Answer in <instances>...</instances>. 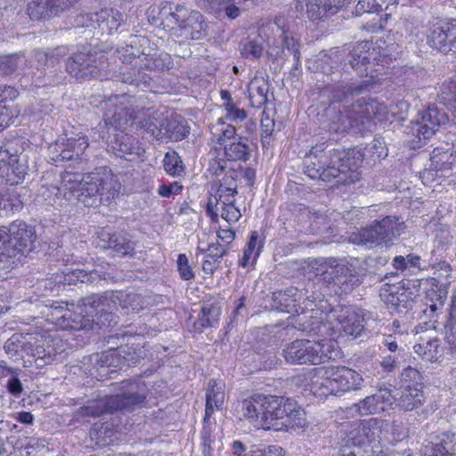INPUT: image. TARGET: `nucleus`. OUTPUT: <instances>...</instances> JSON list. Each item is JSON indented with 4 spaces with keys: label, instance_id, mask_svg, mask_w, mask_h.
Listing matches in <instances>:
<instances>
[{
    "label": "nucleus",
    "instance_id": "nucleus-43",
    "mask_svg": "<svg viewBox=\"0 0 456 456\" xmlns=\"http://www.w3.org/2000/svg\"><path fill=\"white\" fill-rule=\"evenodd\" d=\"M224 153L226 157L232 160L247 161L250 157L249 146L241 141L233 142L224 146Z\"/></svg>",
    "mask_w": 456,
    "mask_h": 456
},
{
    "label": "nucleus",
    "instance_id": "nucleus-1",
    "mask_svg": "<svg viewBox=\"0 0 456 456\" xmlns=\"http://www.w3.org/2000/svg\"><path fill=\"white\" fill-rule=\"evenodd\" d=\"M369 90L370 84L367 81H342L330 87L331 102L325 110L330 133H361L368 128L374 118H385L387 112V106L376 98L364 96L350 105L341 103Z\"/></svg>",
    "mask_w": 456,
    "mask_h": 456
},
{
    "label": "nucleus",
    "instance_id": "nucleus-64",
    "mask_svg": "<svg viewBox=\"0 0 456 456\" xmlns=\"http://www.w3.org/2000/svg\"><path fill=\"white\" fill-rule=\"evenodd\" d=\"M224 108L227 111L226 118L233 121H242L247 118V112L243 109H239L232 102H225Z\"/></svg>",
    "mask_w": 456,
    "mask_h": 456
},
{
    "label": "nucleus",
    "instance_id": "nucleus-18",
    "mask_svg": "<svg viewBox=\"0 0 456 456\" xmlns=\"http://www.w3.org/2000/svg\"><path fill=\"white\" fill-rule=\"evenodd\" d=\"M302 293L297 288H289L286 290L275 291L273 293L269 309L270 311H277L281 313H299L304 314L303 308L297 304L301 299Z\"/></svg>",
    "mask_w": 456,
    "mask_h": 456
},
{
    "label": "nucleus",
    "instance_id": "nucleus-3",
    "mask_svg": "<svg viewBox=\"0 0 456 456\" xmlns=\"http://www.w3.org/2000/svg\"><path fill=\"white\" fill-rule=\"evenodd\" d=\"M121 184L118 178L106 168L84 175L66 172L61 176V184L56 191L57 197L66 201L77 200L85 207L99 206L109 202L118 195Z\"/></svg>",
    "mask_w": 456,
    "mask_h": 456
},
{
    "label": "nucleus",
    "instance_id": "nucleus-41",
    "mask_svg": "<svg viewBox=\"0 0 456 456\" xmlns=\"http://www.w3.org/2000/svg\"><path fill=\"white\" fill-rule=\"evenodd\" d=\"M456 159V156L450 151H443L441 149H434L431 153V166L440 171H446L452 168Z\"/></svg>",
    "mask_w": 456,
    "mask_h": 456
},
{
    "label": "nucleus",
    "instance_id": "nucleus-22",
    "mask_svg": "<svg viewBox=\"0 0 456 456\" xmlns=\"http://www.w3.org/2000/svg\"><path fill=\"white\" fill-rule=\"evenodd\" d=\"M456 435L444 432L429 441L423 449V456H453L455 452Z\"/></svg>",
    "mask_w": 456,
    "mask_h": 456
},
{
    "label": "nucleus",
    "instance_id": "nucleus-6",
    "mask_svg": "<svg viewBox=\"0 0 456 456\" xmlns=\"http://www.w3.org/2000/svg\"><path fill=\"white\" fill-rule=\"evenodd\" d=\"M336 342L324 338L318 341L296 339L283 349L285 361L291 364H321L335 360L340 354Z\"/></svg>",
    "mask_w": 456,
    "mask_h": 456
},
{
    "label": "nucleus",
    "instance_id": "nucleus-36",
    "mask_svg": "<svg viewBox=\"0 0 456 456\" xmlns=\"http://www.w3.org/2000/svg\"><path fill=\"white\" fill-rule=\"evenodd\" d=\"M79 303L78 307L91 319H94L97 314L104 311L105 307L110 306L109 300L106 297L95 294L82 298Z\"/></svg>",
    "mask_w": 456,
    "mask_h": 456
},
{
    "label": "nucleus",
    "instance_id": "nucleus-48",
    "mask_svg": "<svg viewBox=\"0 0 456 456\" xmlns=\"http://www.w3.org/2000/svg\"><path fill=\"white\" fill-rule=\"evenodd\" d=\"M210 8L214 10H224L230 19H235L240 14L238 4L241 2L239 0H207Z\"/></svg>",
    "mask_w": 456,
    "mask_h": 456
},
{
    "label": "nucleus",
    "instance_id": "nucleus-26",
    "mask_svg": "<svg viewBox=\"0 0 456 456\" xmlns=\"http://www.w3.org/2000/svg\"><path fill=\"white\" fill-rule=\"evenodd\" d=\"M80 309L79 313L73 312L70 309L65 310L61 316H56V322L62 329H69L73 330H88L94 328L95 320L91 319L87 314Z\"/></svg>",
    "mask_w": 456,
    "mask_h": 456
},
{
    "label": "nucleus",
    "instance_id": "nucleus-23",
    "mask_svg": "<svg viewBox=\"0 0 456 456\" xmlns=\"http://www.w3.org/2000/svg\"><path fill=\"white\" fill-rule=\"evenodd\" d=\"M166 111L154 110L143 113H136L135 122L138 126L144 129L157 140H163V125L165 123Z\"/></svg>",
    "mask_w": 456,
    "mask_h": 456
},
{
    "label": "nucleus",
    "instance_id": "nucleus-30",
    "mask_svg": "<svg viewBox=\"0 0 456 456\" xmlns=\"http://www.w3.org/2000/svg\"><path fill=\"white\" fill-rule=\"evenodd\" d=\"M396 404L404 411H413L424 403V394L420 388L404 389L397 391Z\"/></svg>",
    "mask_w": 456,
    "mask_h": 456
},
{
    "label": "nucleus",
    "instance_id": "nucleus-53",
    "mask_svg": "<svg viewBox=\"0 0 456 456\" xmlns=\"http://www.w3.org/2000/svg\"><path fill=\"white\" fill-rule=\"evenodd\" d=\"M346 51L339 49H332L330 51V53L325 54L323 60L322 61L324 64L330 66L329 69H326L324 66L322 67V71L324 73H333V69H338L343 63L345 60Z\"/></svg>",
    "mask_w": 456,
    "mask_h": 456
},
{
    "label": "nucleus",
    "instance_id": "nucleus-38",
    "mask_svg": "<svg viewBox=\"0 0 456 456\" xmlns=\"http://www.w3.org/2000/svg\"><path fill=\"white\" fill-rule=\"evenodd\" d=\"M414 352L428 362H436L441 356L442 347L437 338L414 346Z\"/></svg>",
    "mask_w": 456,
    "mask_h": 456
},
{
    "label": "nucleus",
    "instance_id": "nucleus-58",
    "mask_svg": "<svg viewBox=\"0 0 456 456\" xmlns=\"http://www.w3.org/2000/svg\"><path fill=\"white\" fill-rule=\"evenodd\" d=\"M263 45L256 40H248L240 44V53L247 59H258L263 53Z\"/></svg>",
    "mask_w": 456,
    "mask_h": 456
},
{
    "label": "nucleus",
    "instance_id": "nucleus-62",
    "mask_svg": "<svg viewBox=\"0 0 456 456\" xmlns=\"http://www.w3.org/2000/svg\"><path fill=\"white\" fill-rule=\"evenodd\" d=\"M176 263L181 279L190 281L194 278V273L189 265V260L185 254H179Z\"/></svg>",
    "mask_w": 456,
    "mask_h": 456
},
{
    "label": "nucleus",
    "instance_id": "nucleus-28",
    "mask_svg": "<svg viewBox=\"0 0 456 456\" xmlns=\"http://www.w3.org/2000/svg\"><path fill=\"white\" fill-rule=\"evenodd\" d=\"M110 147L111 151L120 158H126V155L139 156L141 151L136 138L122 132L116 134Z\"/></svg>",
    "mask_w": 456,
    "mask_h": 456
},
{
    "label": "nucleus",
    "instance_id": "nucleus-32",
    "mask_svg": "<svg viewBox=\"0 0 456 456\" xmlns=\"http://www.w3.org/2000/svg\"><path fill=\"white\" fill-rule=\"evenodd\" d=\"M163 128V140L178 142L182 141L189 134L187 126L183 121L174 118L173 115L169 117L167 111H166Z\"/></svg>",
    "mask_w": 456,
    "mask_h": 456
},
{
    "label": "nucleus",
    "instance_id": "nucleus-17",
    "mask_svg": "<svg viewBox=\"0 0 456 456\" xmlns=\"http://www.w3.org/2000/svg\"><path fill=\"white\" fill-rule=\"evenodd\" d=\"M118 71L110 72L109 69V79L120 81L124 84L139 87L143 91L151 88L152 82L151 77L145 72L142 64L137 63L134 60L132 63H124Z\"/></svg>",
    "mask_w": 456,
    "mask_h": 456
},
{
    "label": "nucleus",
    "instance_id": "nucleus-14",
    "mask_svg": "<svg viewBox=\"0 0 456 456\" xmlns=\"http://www.w3.org/2000/svg\"><path fill=\"white\" fill-rule=\"evenodd\" d=\"M149 388L139 380H124L120 384V392L109 396L111 411L131 412L146 407Z\"/></svg>",
    "mask_w": 456,
    "mask_h": 456
},
{
    "label": "nucleus",
    "instance_id": "nucleus-61",
    "mask_svg": "<svg viewBox=\"0 0 456 456\" xmlns=\"http://www.w3.org/2000/svg\"><path fill=\"white\" fill-rule=\"evenodd\" d=\"M198 250L206 253L208 258L217 263L219 262V259L227 253L225 246L219 242L209 244L206 249L198 247Z\"/></svg>",
    "mask_w": 456,
    "mask_h": 456
},
{
    "label": "nucleus",
    "instance_id": "nucleus-39",
    "mask_svg": "<svg viewBox=\"0 0 456 456\" xmlns=\"http://www.w3.org/2000/svg\"><path fill=\"white\" fill-rule=\"evenodd\" d=\"M30 348L31 350H29V354L28 355H31L35 358V362L37 366L51 363L56 356L55 349L51 346H47L45 347L44 343L34 345L30 342Z\"/></svg>",
    "mask_w": 456,
    "mask_h": 456
},
{
    "label": "nucleus",
    "instance_id": "nucleus-44",
    "mask_svg": "<svg viewBox=\"0 0 456 456\" xmlns=\"http://www.w3.org/2000/svg\"><path fill=\"white\" fill-rule=\"evenodd\" d=\"M401 388L415 389L423 388V377L421 373L414 368L407 367L401 374Z\"/></svg>",
    "mask_w": 456,
    "mask_h": 456
},
{
    "label": "nucleus",
    "instance_id": "nucleus-19",
    "mask_svg": "<svg viewBox=\"0 0 456 456\" xmlns=\"http://www.w3.org/2000/svg\"><path fill=\"white\" fill-rule=\"evenodd\" d=\"M84 18H86V22L78 20V24L92 28L98 27L103 31L107 30L108 33L117 30L124 20L123 14L113 9H103L100 12L85 15L82 19Z\"/></svg>",
    "mask_w": 456,
    "mask_h": 456
},
{
    "label": "nucleus",
    "instance_id": "nucleus-46",
    "mask_svg": "<svg viewBox=\"0 0 456 456\" xmlns=\"http://www.w3.org/2000/svg\"><path fill=\"white\" fill-rule=\"evenodd\" d=\"M27 12L32 20H41L51 17L49 0H30L27 4Z\"/></svg>",
    "mask_w": 456,
    "mask_h": 456
},
{
    "label": "nucleus",
    "instance_id": "nucleus-59",
    "mask_svg": "<svg viewBox=\"0 0 456 456\" xmlns=\"http://www.w3.org/2000/svg\"><path fill=\"white\" fill-rule=\"evenodd\" d=\"M274 126L273 118L264 112L261 118V141L264 147L270 143V137L274 130Z\"/></svg>",
    "mask_w": 456,
    "mask_h": 456
},
{
    "label": "nucleus",
    "instance_id": "nucleus-47",
    "mask_svg": "<svg viewBox=\"0 0 456 456\" xmlns=\"http://www.w3.org/2000/svg\"><path fill=\"white\" fill-rule=\"evenodd\" d=\"M22 202L14 190L0 191V209L6 211H20Z\"/></svg>",
    "mask_w": 456,
    "mask_h": 456
},
{
    "label": "nucleus",
    "instance_id": "nucleus-51",
    "mask_svg": "<svg viewBox=\"0 0 456 456\" xmlns=\"http://www.w3.org/2000/svg\"><path fill=\"white\" fill-rule=\"evenodd\" d=\"M163 166L167 173L173 176H179L183 172L181 158L175 151L166 153Z\"/></svg>",
    "mask_w": 456,
    "mask_h": 456
},
{
    "label": "nucleus",
    "instance_id": "nucleus-54",
    "mask_svg": "<svg viewBox=\"0 0 456 456\" xmlns=\"http://www.w3.org/2000/svg\"><path fill=\"white\" fill-rule=\"evenodd\" d=\"M224 393L223 385L217 384L216 381L211 380L208 383V388L206 394V402L214 403L216 409H219L224 403Z\"/></svg>",
    "mask_w": 456,
    "mask_h": 456
},
{
    "label": "nucleus",
    "instance_id": "nucleus-15",
    "mask_svg": "<svg viewBox=\"0 0 456 456\" xmlns=\"http://www.w3.org/2000/svg\"><path fill=\"white\" fill-rule=\"evenodd\" d=\"M368 41H362L354 45L349 52V63L360 77H372L376 64L381 61L379 48L372 47Z\"/></svg>",
    "mask_w": 456,
    "mask_h": 456
},
{
    "label": "nucleus",
    "instance_id": "nucleus-35",
    "mask_svg": "<svg viewBox=\"0 0 456 456\" xmlns=\"http://www.w3.org/2000/svg\"><path fill=\"white\" fill-rule=\"evenodd\" d=\"M4 349L10 357H22V353L29 354V350H31L30 341H28L27 336L21 333H15L5 341Z\"/></svg>",
    "mask_w": 456,
    "mask_h": 456
},
{
    "label": "nucleus",
    "instance_id": "nucleus-33",
    "mask_svg": "<svg viewBox=\"0 0 456 456\" xmlns=\"http://www.w3.org/2000/svg\"><path fill=\"white\" fill-rule=\"evenodd\" d=\"M248 91L249 99L253 107L261 108L267 102L269 84L263 77H255L253 80H251L249 83Z\"/></svg>",
    "mask_w": 456,
    "mask_h": 456
},
{
    "label": "nucleus",
    "instance_id": "nucleus-20",
    "mask_svg": "<svg viewBox=\"0 0 456 456\" xmlns=\"http://www.w3.org/2000/svg\"><path fill=\"white\" fill-rule=\"evenodd\" d=\"M88 140L86 135L81 133L75 134V136L61 139L56 143L55 150L58 153L56 161L71 160L74 158H79L88 147Z\"/></svg>",
    "mask_w": 456,
    "mask_h": 456
},
{
    "label": "nucleus",
    "instance_id": "nucleus-50",
    "mask_svg": "<svg viewBox=\"0 0 456 456\" xmlns=\"http://www.w3.org/2000/svg\"><path fill=\"white\" fill-rule=\"evenodd\" d=\"M393 266L396 270L404 271L408 267H414L419 270L425 269L427 266L421 265V258L419 256L409 254L405 257L397 256L393 260Z\"/></svg>",
    "mask_w": 456,
    "mask_h": 456
},
{
    "label": "nucleus",
    "instance_id": "nucleus-11",
    "mask_svg": "<svg viewBox=\"0 0 456 456\" xmlns=\"http://www.w3.org/2000/svg\"><path fill=\"white\" fill-rule=\"evenodd\" d=\"M403 230V222L398 217L388 216L381 220H375L371 224L354 232L350 240L368 248L379 247L387 245L394 238L399 236Z\"/></svg>",
    "mask_w": 456,
    "mask_h": 456
},
{
    "label": "nucleus",
    "instance_id": "nucleus-52",
    "mask_svg": "<svg viewBox=\"0 0 456 456\" xmlns=\"http://www.w3.org/2000/svg\"><path fill=\"white\" fill-rule=\"evenodd\" d=\"M281 40L282 53L287 57V54L285 53V51H287L288 53L293 55L294 68L295 69H297L299 65L300 60L299 42L293 37H291L290 34L284 35V37H281Z\"/></svg>",
    "mask_w": 456,
    "mask_h": 456
},
{
    "label": "nucleus",
    "instance_id": "nucleus-21",
    "mask_svg": "<svg viewBox=\"0 0 456 456\" xmlns=\"http://www.w3.org/2000/svg\"><path fill=\"white\" fill-rule=\"evenodd\" d=\"M135 115L132 109L123 103L109 104L104 112L103 120L106 126L122 130L134 124Z\"/></svg>",
    "mask_w": 456,
    "mask_h": 456
},
{
    "label": "nucleus",
    "instance_id": "nucleus-5",
    "mask_svg": "<svg viewBox=\"0 0 456 456\" xmlns=\"http://www.w3.org/2000/svg\"><path fill=\"white\" fill-rule=\"evenodd\" d=\"M35 240L34 227L22 220L1 226L0 269H13L21 265L26 254L33 249Z\"/></svg>",
    "mask_w": 456,
    "mask_h": 456
},
{
    "label": "nucleus",
    "instance_id": "nucleus-63",
    "mask_svg": "<svg viewBox=\"0 0 456 456\" xmlns=\"http://www.w3.org/2000/svg\"><path fill=\"white\" fill-rule=\"evenodd\" d=\"M10 372H8V376H10L9 380L7 381V390L10 394L13 395H20L23 390L22 384L19 379V369H13L11 367Z\"/></svg>",
    "mask_w": 456,
    "mask_h": 456
},
{
    "label": "nucleus",
    "instance_id": "nucleus-31",
    "mask_svg": "<svg viewBox=\"0 0 456 456\" xmlns=\"http://www.w3.org/2000/svg\"><path fill=\"white\" fill-rule=\"evenodd\" d=\"M104 413H112L109 397L88 401L86 405L76 411L75 417L77 419L88 417L96 418Z\"/></svg>",
    "mask_w": 456,
    "mask_h": 456
},
{
    "label": "nucleus",
    "instance_id": "nucleus-60",
    "mask_svg": "<svg viewBox=\"0 0 456 456\" xmlns=\"http://www.w3.org/2000/svg\"><path fill=\"white\" fill-rule=\"evenodd\" d=\"M382 11L383 8L377 3V0H360L355 6L354 13L357 16L363 13L372 12H376L378 14Z\"/></svg>",
    "mask_w": 456,
    "mask_h": 456
},
{
    "label": "nucleus",
    "instance_id": "nucleus-45",
    "mask_svg": "<svg viewBox=\"0 0 456 456\" xmlns=\"http://www.w3.org/2000/svg\"><path fill=\"white\" fill-rule=\"evenodd\" d=\"M355 411L361 416L376 414L384 411V405H381L375 395L365 397L358 403L354 404Z\"/></svg>",
    "mask_w": 456,
    "mask_h": 456
},
{
    "label": "nucleus",
    "instance_id": "nucleus-49",
    "mask_svg": "<svg viewBox=\"0 0 456 456\" xmlns=\"http://www.w3.org/2000/svg\"><path fill=\"white\" fill-rule=\"evenodd\" d=\"M220 315V308L213 305H205L201 308V313L198 322L202 328L212 327L217 323Z\"/></svg>",
    "mask_w": 456,
    "mask_h": 456
},
{
    "label": "nucleus",
    "instance_id": "nucleus-12",
    "mask_svg": "<svg viewBox=\"0 0 456 456\" xmlns=\"http://www.w3.org/2000/svg\"><path fill=\"white\" fill-rule=\"evenodd\" d=\"M109 62L102 52H78L70 56L66 63L67 71L78 81L91 78L109 79Z\"/></svg>",
    "mask_w": 456,
    "mask_h": 456
},
{
    "label": "nucleus",
    "instance_id": "nucleus-56",
    "mask_svg": "<svg viewBox=\"0 0 456 456\" xmlns=\"http://www.w3.org/2000/svg\"><path fill=\"white\" fill-rule=\"evenodd\" d=\"M395 289L397 288L395 287L383 288L380 290V297L388 306L400 311L401 303L403 301L402 297H406V296L404 293L398 295V291Z\"/></svg>",
    "mask_w": 456,
    "mask_h": 456
},
{
    "label": "nucleus",
    "instance_id": "nucleus-24",
    "mask_svg": "<svg viewBox=\"0 0 456 456\" xmlns=\"http://www.w3.org/2000/svg\"><path fill=\"white\" fill-rule=\"evenodd\" d=\"M28 164L26 158H20V161L0 160V178L10 185L21 183L28 175Z\"/></svg>",
    "mask_w": 456,
    "mask_h": 456
},
{
    "label": "nucleus",
    "instance_id": "nucleus-37",
    "mask_svg": "<svg viewBox=\"0 0 456 456\" xmlns=\"http://www.w3.org/2000/svg\"><path fill=\"white\" fill-rule=\"evenodd\" d=\"M301 314V313H298L297 316L293 319L290 329H297L309 335H315L321 333L322 328H326V325L322 323L317 317H307Z\"/></svg>",
    "mask_w": 456,
    "mask_h": 456
},
{
    "label": "nucleus",
    "instance_id": "nucleus-10",
    "mask_svg": "<svg viewBox=\"0 0 456 456\" xmlns=\"http://www.w3.org/2000/svg\"><path fill=\"white\" fill-rule=\"evenodd\" d=\"M319 270L322 281L338 295L349 294L362 283L354 265L345 259L328 258Z\"/></svg>",
    "mask_w": 456,
    "mask_h": 456
},
{
    "label": "nucleus",
    "instance_id": "nucleus-29",
    "mask_svg": "<svg viewBox=\"0 0 456 456\" xmlns=\"http://www.w3.org/2000/svg\"><path fill=\"white\" fill-rule=\"evenodd\" d=\"M25 142L22 138L13 137L6 139L0 146V160L20 161V158L28 159L24 154Z\"/></svg>",
    "mask_w": 456,
    "mask_h": 456
},
{
    "label": "nucleus",
    "instance_id": "nucleus-2",
    "mask_svg": "<svg viewBox=\"0 0 456 456\" xmlns=\"http://www.w3.org/2000/svg\"><path fill=\"white\" fill-rule=\"evenodd\" d=\"M241 407L245 418L265 430L288 431L306 424L305 411L291 398L255 394Z\"/></svg>",
    "mask_w": 456,
    "mask_h": 456
},
{
    "label": "nucleus",
    "instance_id": "nucleus-34",
    "mask_svg": "<svg viewBox=\"0 0 456 456\" xmlns=\"http://www.w3.org/2000/svg\"><path fill=\"white\" fill-rule=\"evenodd\" d=\"M263 247L264 241L259 240L258 232L256 231L251 232L249 240L243 252V256L240 259V265L248 267L250 265V260L252 265L255 264Z\"/></svg>",
    "mask_w": 456,
    "mask_h": 456
},
{
    "label": "nucleus",
    "instance_id": "nucleus-57",
    "mask_svg": "<svg viewBox=\"0 0 456 456\" xmlns=\"http://www.w3.org/2000/svg\"><path fill=\"white\" fill-rule=\"evenodd\" d=\"M120 305L123 309H126L127 312L138 313L144 307V301L141 295L135 293H128L122 295L120 298Z\"/></svg>",
    "mask_w": 456,
    "mask_h": 456
},
{
    "label": "nucleus",
    "instance_id": "nucleus-13",
    "mask_svg": "<svg viewBox=\"0 0 456 456\" xmlns=\"http://www.w3.org/2000/svg\"><path fill=\"white\" fill-rule=\"evenodd\" d=\"M363 383L361 374L346 367L324 370L323 376L317 378L314 387L322 395H337L350 390L360 389Z\"/></svg>",
    "mask_w": 456,
    "mask_h": 456
},
{
    "label": "nucleus",
    "instance_id": "nucleus-27",
    "mask_svg": "<svg viewBox=\"0 0 456 456\" xmlns=\"http://www.w3.org/2000/svg\"><path fill=\"white\" fill-rule=\"evenodd\" d=\"M341 329L345 335L357 338L363 330V317L352 307H345L338 316Z\"/></svg>",
    "mask_w": 456,
    "mask_h": 456
},
{
    "label": "nucleus",
    "instance_id": "nucleus-55",
    "mask_svg": "<svg viewBox=\"0 0 456 456\" xmlns=\"http://www.w3.org/2000/svg\"><path fill=\"white\" fill-rule=\"evenodd\" d=\"M20 61L21 58L17 53L0 56V76L5 77L13 74Z\"/></svg>",
    "mask_w": 456,
    "mask_h": 456
},
{
    "label": "nucleus",
    "instance_id": "nucleus-40",
    "mask_svg": "<svg viewBox=\"0 0 456 456\" xmlns=\"http://www.w3.org/2000/svg\"><path fill=\"white\" fill-rule=\"evenodd\" d=\"M107 248H111L122 256L132 255L134 251V243L124 235L108 234Z\"/></svg>",
    "mask_w": 456,
    "mask_h": 456
},
{
    "label": "nucleus",
    "instance_id": "nucleus-16",
    "mask_svg": "<svg viewBox=\"0 0 456 456\" xmlns=\"http://www.w3.org/2000/svg\"><path fill=\"white\" fill-rule=\"evenodd\" d=\"M428 43L433 49L445 54L456 52V19L433 24L428 36Z\"/></svg>",
    "mask_w": 456,
    "mask_h": 456
},
{
    "label": "nucleus",
    "instance_id": "nucleus-42",
    "mask_svg": "<svg viewBox=\"0 0 456 456\" xmlns=\"http://www.w3.org/2000/svg\"><path fill=\"white\" fill-rule=\"evenodd\" d=\"M125 364L126 358L121 355L120 351L117 348H112L102 352L100 355H98L97 365L101 368H122Z\"/></svg>",
    "mask_w": 456,
    "mask_h": 456
},
{
    "label": "nucleus",
    "instance_id": "nucleus-8",
    "mask_svg": "<svg viewBox=\"0 0 456 456\" xmlns=\"http://www.w3.org/2000/svg\"><path fill=\"white\" fill-rule=\"evenodd\" d=\"M147 42L145 37L131 35L128 43L125 46L118 47L115 51L117 57L122 63H132L136 60V64H142L144 70L156 71L169 69L173 67V60L166 52L145 53L141 47Z\"/></svg>",
    "mask_w": 456,
    "mask_h": 456
},
{
    "label": "nucleus",
    "instance_id": "nucleus-25",
    "mask_svg": "<svg viewBox=\"0 0 456 456\" xmlns=\"http://www.w3.org/2000/svg\"><path fill=\"white\" fill-rule=\"evenodd\" d=\"M345 0H305L306 13L313 21L335 14Z\"/></svg>",
    "mask_w": 456,
    "mask_h": 456
},
{
    "label": "nucleus",
    "instance_id": "nucleus-4",
    "mask_svg": "<svg viewBox=\"0 0 456 456\" xmlns=\"http://www.w3.org/2000/svg\"><path fill=\"white\" fill-rule=\"evenodd\" d=\"M328 146L326 142L315 144L305 154L304 173L311 179L330 182L348 172H354L362 161L360 152L354 149L338 148L325 153Z\"/></svg>",
    "mask_w": 456,
    "mask_h": 456
},
{
    "label": "nucleus",
    "instance_id": "nucleus-9",
    "mask_svg": "<svg viewBox=\"0 0 456 456\" xmlns=\"http://www.w3.org/2000/svg\"><path fill=\"white\" fill-rule=\"evenodd\" d=\"M449 121L444 110L429 106L406 126L407 144L411 149H419L427 143L440 126Z\"/></svg>",
    "mask_w": 456,
    "mask_h": 456
},
{
    "label": "nucleus",
    "instance_id": "nucleus-7",
    "mask_svg": "<svg viewBox=\"0 0 456 456\" xmlns=\"http://www.w3.org/2000/svg\"><path fill=\"white\" fill-rule=\"evenodd\" d=\"M159 15L164 28L183 39L198 40L205 34L203 16L197 11H189L178 5L174 12L161 10Z\"/></svg>",
    "mask_w": 456,
    "mask_h": 456
}]
</instances>
